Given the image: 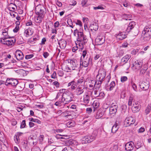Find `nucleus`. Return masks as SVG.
<instances>
[{"label": "nucleus", "mask_w": 151, "mask_h": 151, "mask_svg": "<svg viewBox=\"0 0 151 151\" xmlns=\"http://www.w3.org/2000/svg\"><path fill=\"white\" fill-rule=\"evenodd\" d=\"M62 99L59 100L55 102L54 105L58 106L68 103L72 100V95L69 92H66L63 94Z\"/></svg>", "instance_id": "f257e3e1"}, {"label": "nucleus", "mask_w": 151, "mask_h": 151, "mask_svg": "<svg viewBox=\"0 0 151 151\" xmlns=\"http://www.w3.org/2000/svg\"><path fill=\"white\" fill-rule=\"evenodd\" d=\"M105 76H103L102 75L98 73L96 77V81H91V82L92 83H94V86L98 88H99L102 82L105 79L108 82H109L110 78V77L107 76L105 78Z\"/></svg>", "instance_id": "f03ea898"}, {"label": "nucleus", "mask_w": 151, "mask_h": 151, "mask_svg": "<svg viewBox=\"0 0 151 151\" xmlns=\"http://www.w3.org/2000/svg\"><path fill=\"white\" fill-rule=\"evenodd\" d=\"M77 40L80 43H79V45L81 44V45H85L86 43L88 41V40L86 35H83V30L80 29V32L78 36L77 37Z\"/></svg>", "instance_id": "7ed1b4c3"}, {"label": "nucleus", "mask_w": 151, "mask_h": 151, "mask_svg": "<svg viewBox=\"0 0 151 151\" xmlns=\"http://www.w3.org/2000/svg\"><path fill=\"white\" fill-rule=\"evenodd\" d=\"M142 34L146 40H149L151 36V27L145 26L142 32Z\"/></svg>", "instance_id": "20e7f679"}, {"label": "nucleus", "mask_w": 151, "mask_h": 151, "mask_svg": "<svg viewBox=\"0 0 151 151\" xmlns=\"http://www.w3.org/2000/svg\"><path fill=\"white\" fill-rule=\"evenodd\" d=\"M35 12L38 16L44 17L46 12L45 8L42 5L39 4L37 6L35 9Z\"/></svg>", "instance_id": "39448f33"}, {"label": "nucleus", "mask_w": 151, "mask_h": 151, "mask_svg": "<svg viewBox=\"0 0 151 151\" xmlns=\"http://www.w3.org/2000/svg\"><path fill=\"white\" fill-rule=\"evenodd\" d=\"M68 63L70 64V67L72 70H78L80 67L77 60L76 59L68 60Z\"/></svg>", "instance_id": "423d86ee"}, {"label": "nucleus", "mask_w": 151, "mask_h": 151, "mask_svg": "<svg viewBox=\"0 0 151 151\" xmlns=\"http://www.w3.org/2000/svg\"><path fill=\"white\" fill-rule=\"evenodd\" d=\"M72 144L71 140H65L64 141V144L67 146L64 148L62 151H74L72 148L69 146Z\"/></svg>", "instance_id": "0eeeda50"}, {"label": "nucleus", "mask_w": 151, "mask_h": 151, "mask_svg": "<svg viewBox=\"0 0 151 151\" xmlns=\"http://www.w3.org/2000/svg\"><path fill=\"white\" fill-rule=\"evenodd\" d=\"M97 135V134H96L94 136L93 135L91 136H86L84 137L83 138V143H87L91 142L95 139Z\"/></svg>", "instance_id": "6e6552de"}, {"label": "nucleus", "mask_w": 151, "mask_h": 151, "mask_svg": "<svg viewBox=\"0 0 151 151\" xmlns=\"http://www.w3.org/2000/svg\"><path fill=\"white\" fill-rule=\"evenodd\" d=\"M18 83V81L16 79L13 78H7L5 83V84L6 86L10 85L12 86H16Z\"/></svg>", "instance_id": "1a4fd4ad"}, {"label": "nucleus", "mask_w": 151, "mask_h": 151, "mask_svg": "<svg viewBox=\"0 0 151 151\" xmlns=\"http://www.w3.org/2000/svg\"><path fill=\"white\" fill-rule=\"evenodd\" d=\"M105 38L103 35H99L96 38L95 42L96 45H101L104 43Z\"/></svg>", "instance_id": "9d476101"}, {"label": "nucleus", "mask_w": 151, "mask_h": 151, "mask_svg": "<svg viewBox=\"0 0 151 151\" xmlns=\"http://www.w3.org/2000/svg\"><path fill=\"white\" fill-rule=\"evenodd\" d=\"M135 121L134 118L132 117H129L127 118L124 122V124L126 127H129L132 124H133Z\"/></svg>", "instance_id": "9b49d317"}, {"label": "nucleus", "mask_w": 151, "mask_h": 151, "mask_svg": "<svg viewBox=\"0 0 151 151\" xmlns=\"http://www.w3.org/2000/svg\"><path fill=\"white\" fill-rule=\"evenodd\" d=\"M140 88L144 91H147L150 86L149 81L146 80L145 81L142 82L140 85Z\"/></svg>", "instance_id": "f8f14e48"}, {"label": "nucleus", "mask_w": 151, "mask_h": 151, "mask_svg": "<svg viewBox=\"0 0 151 151\" xmlns=\"http://www.w3.org/2000/svg\"><path fill=\"white\" fill-rule=\"evenodd\" d=\"M134 143L132 141L127 143L125 145V150L127 151H131L134 148Z\"/></svg>", "instance_id": "ddd939ff"}, {"label": "nucleus", "mask_w": 151, "mask_h": 151, "mask_svg": "<svg viewBox=\"0 0 151 151\" xmlns=\"http://www.w3.org/2000/svg\"><path fill=\"white\" fill-rule=\"evenodd\" d=\"M15 55L17 60H22L24 57L23 53L20 50H17L15 52Z\"/></svg>", "instance_id": "4468645a"}, {"label": "nucleus", "mask_w": 151, "mask_h": 151, "mask_svg": "<svg viewBox=\"0 0 151 151\" xmlns=\"http://www.w3.org/2000/svg\"><path fill=\"white\" fill-rule=\"evenodd\" d=\"M84 91L83 86L82 85H79L75 91L76 95L79 96L83 93Z\"/></svg>", "instance_id": "2eb2a0df"}, {"label": "nucleus", "mask_w": 151, "mask_h": 151, "mask_svg": "<svg viewBox=\"0 0 151 151\" xmlns=\"http://www.w3.org/2000/svg\"><path fill=\"white\" fill-rule=\"evenodd\" d=\"M132 68L134 70H139L141 68L142 64L137 60L135 61L133 64Z\"/></svg>", "instance_id": "dca6fc26"}, {"label": "nucleus", "mask_w": 151, "mask_h": 151, "mask_svg": "<svg viewBox=\"0 0 151 151\" xmlns=\"http://www.w3.org/2000/svg\"><path fill=\"white\" fill-rule=\"evenodd\" d=\"M91 95L88 91L83 96V101L86 104H88L90 101V96Z\"/></svg>", "instance_id": "f3484780"}, {"label": "nucleus", "mask_w": 151, "mask_h": 151, "mask_svg": "<svg viewBox=\"0 0 151 151\" xmlns=\"http://www.w3.org/2000/svg\"><path fill=\"white\" fill-rule=\"evenodd\" d=\"M91 61V59L90 57H86L85 59H84L83 62H82V65L84 67H87Z\"/></svg>", "instance_id": "a211bd4d"}, {"label": "nucleus", "mask_w": 151, "mask_h": 151, "mask_svg": "<svg viewBox=\"0 0 151 151\" xmlns=\"http://www.w3.org/2000/svg\"><path fill=\"white\" fill-rule=\"evenodd\" d=\"M58 44L59 45L61 49H64L66 47L67 45V42L64 39L60 40L58 42Z\"/></svg>", "instance_id": "6ab92c4d"}, {"label": "nucleus", "mask_w": 151, "mask_h": 151, "mask_svg": "<svg viewBox=\"0 0 151 151\" xmlns=\"http://www.w3.org/2000/svg\"><path fill=\"white\" fill-rule=\"evenodd\" d=\"M115 36L117 39L119 40H122L126 37V35L124 33L122 32H120L118 34H116Z\"/></svg>", "instance_id": "aec40b11"}, {"label": "nucleus", "mask_w": 151, "mask_h": 151, "mask_svg": "<svg viewBox=\"0 0 151 151\" xmlns=\"http://www.w3.org/2000/svg\"><path fill=\"white\" fill-rule=\"evenodd\" d=\"M135 25V22H132L129 24L126 29V32L128 33L134 27Z\"/></svg>", "instance_id": "412c9836"}, {"label": "nucleus", "mask_w": 151, "mask_h": 151, "mask_svg": "<svg viewBox=\"0 0 151 151\" xmlns=\"http://www.w3.org/2000/svg\"><path fill=\"white\" fill-rule=\"evenodd\" d=\"M118 106L114 105L110 106L109 109V113L110 114H115L117 111Z\"/></svg>", "instance_id": "4be33fe9"}, {"label": "nucleus", "mask_w": 151, "mask_h": 151, "mask_svg": "<svg viewBox=\"0 0 151 151\" xmlns=\"http://www.w3.org/2000/svg\"><path fill=\"white\" fill-rule=\"evenodd\" d=\"M89 27L91 31L94 30L95 31H96L98 29L99 26L97 24L94 23L91 24Z\"/></svg>", "instance_id": "5701e85b"}, {"label": "nucleus", "mask_w": 151, "mask_h": 151, "mask_svg": "<svg viewBox=\"0 0 151 151\" xmlns=\"http://www.w3.org/2000/svg\"><path fill=\"white\" fill-rule=\"evenodd\" d=\"M22 134V133L18 132L14 135V139L16 143L19 144V137L21 135V134Z\"/></svg>", "instance_id": "b1692460"}, {"label": "nucleus", "mask_w": 151, "mask_h": 151, "mask_svg": "<svg viewBox=\"0 0 151 151\" xmlns=\"http://www.w3.org/2000/svg\"><path fill=\"white\" fill-rule=\"evenodd\" d=\"M71 86V88L72 89L74 90L77 86V83L74 81H72L68 83V86Z\"/></svg>", "instance_id": "393cba45"}, {"label": "nucleus", "mask_w": 151, "mask_h": 151, "mask_svg": "<svg viewBox=\"0 0 151 151\" xmlns=\"http://www.w3.org/2000/svg\"><path fill=\"white\" fill-rule=\"evenodd\" d=\"M8 9L11 11L14 12L17 9V7L15 4L11 3L9 4Z\"/></svg>", "instance_id": "a878e982"}, {"label": "nucleus", "mask_w": 151, "mask_h": 151, "mask_svg": "<svg viewBox=\"0 0 151 151\" xmlns=\"http://www.w3.org/2000/svg\"><path fill=\"white\" fill-rule=\"evenodd\" d=\"M131 57V55H127L124 57L121 60L122 62L124 64L127 63L128 60Z\"/></svg>", "instance_id": "bb28decb"}, {"label": "nucleus", "mask_w": 151, "mask_h": 151, "mask_svg": "<svg viewBox=\"0 0 151 151\" xmlns=\"http://www.w3.org/2000/svg\"><path fill=\"white\" fill-rule=\"evenodd\" d=\"M33 32L30 28L27 29L25 30L24 35L26 37H28L29 36L32 35Z\"/></svg>", "instance_id": "cd10ccee"}, {"label": "nucleus", "mask_w": 151, "mask_h": 151, "mask_svg": "<svg viewBox=\"0 0 151 151\" xmlns=\"http://www.w3.org/2000/svg\"><path fill=\"white\" fill-rule=\"evenodd\" d=\"M91 95H92L93 94L95 97H97L99 96V92L97 90L94 89L92 91H88Z\"/></svg>", "instance_id": "c85d7f7f"}, {"label": "nucleus", "mask_w": 151, "mask_h": 151, "mask_svg": "<svg viewBox=\"0 0 151 151\" xmlns=\"http://www.w3.org/2000/svg\"><path fill=\"white\" fill-rule=\"evenodd\" d=\"M119 127L118 125V124L116 122L114 125L113 126L111 132L113 133H115L118 130Z\"/></svg>", "instance_id": "c756f323"}, {"label": "nucleus", "mask_w": 151, "mask_h": 151, "mask_svg": "<svg viewBox=\"0 0 151 151\" xmlns=\"http://www.w3.org/2000/svg\"><path fill=\"white\" fill-rule=\"evenodd\" d=\"M140 109V106H135V105H133L132 108V111L134 113H136L138 112L139 111Z\"/></svg>", "instance_id": "7c9ffc66"}, {"label": "nucleus", "mask_w": 151, "mask_h": 151, "mask_svg": "<svg viewBox=\"0 0 151 151\" xmlns=\"http://www.w3.org/2000/svg\"><path fill=\"white\" fill-rule=\"evenodd\" d=\"M151 111V104H149L146 107L145 111V113L146 115L148 114Z\"/></svg>", "instance_id": "2f4dec72"}, {"label": "nucleus", "mask_w": 151, "mask_h": 151, "mask_svg": "<svg viewBox=\"0 0 151 151\" xmlns=\"http://www.w3.org/2000/svg\"><path fill=\"white\" fill-rule=\"evenodd\" d=\"M98 73L101 74L103 76H106V71L104 69L102 68H100V69L99 70Z\"/></svg>", "instance_id": "473e14b6"}, {"label": "nucleus", "mask_w": 151, "mask_h": 151, "mask_svg": "<svg viewBox=\"0 0 151 151\" xmlns=\"http://www.w3.org/2000/svg\"><path fill=\"white\" fill-rule=\"evenodd\" d=\"M1 42L4 45H7L8 46L12 45V42H10L9 40L8 41H5V40H1Z\"/></svg>", "instance_id": "72a5a7b5"}, {"label": "nucleus", "mask_w": 151, "mask_h": 151, "mask_svg": "<svg viewBox=\"0 0 151 151\" xmlns=\"http://www.w3.org/2000/svg\"><path fill=\"white\" fill-rule=\"evenodd\" d=\"M3 37L1 38V40H5L9 38V36L8 35V32L2 33Z\"/></svg>", "instance_id": "f704fd0d"}, {"label": "nucleus", "mask_w": 151, "mask_h": 151, "mask_svg": "<svg viewBox=\"0 0 151 151\" xmlns=\"http://www.w3.org/2000/svg\"><path fill=\"white\" fill-rule=\"evenodd\" d=\"M62 115L64 116H71V112L69 111H65L62 113Z\"/></svg>", "instance_id": "c9c22d12"}, {"label": "nucleus", "mask_w": 151, "mask_h": 151, "mask_svg": "<svg viewBox=\"0 0 151 151\" xmlns=\"http://www.w3.org/2000/svg\"><path fill=\"white\" fill-rule=\"evenodd\" d=\"M65 137H66V138H64V137H63L62 135H59V134L57 135L56 136V137L57 139H64L63 140H61L62 141H63V142H64V141H65V140H67V139L68 138V136H65Z\"/></svg>", "instance_id": "e433bc0d"}, {"label": "nucleus", "mask_w": 151, "mask_h": 151, "mask_svg": "<svg viewBox=\"0 0 151 151\" xmlns=\"http://www.w3.org/2000/svg\"><path fill=\"white\" fill-rule=\"evenodd\" d=\"M67 125L68 127H72L74 126L75 123L74 121H70L67 123Z\"/></svg>", "instance_id": "4c0bfd02"}, {"label": "nucleus", "mask_w": 151, "mask_h": 151, "mask_svg": "<svg viewBox=\"0 0 151 151\" xmlns=\"http://www.w3.org/2000/svg\"><path fill=\"white\" fill-rule=\"evenodd\" d=\"M93 106L94 108H97L99 106V104L97 101H95L93 103Z\"/></svg>", "instance_id": "58836bf2"}, {"label": "nucleus", "mask_w": 151, "mask_h": 151, "mask_svg": "<svg viewBox=\"0 0 151 151\" xmlns=\"http://www.w3.org/2000/svg\"><path fill=\"white\" fill-rule=\"evenodd\" d=\"M43 17L42 16H38V17H37L35 19L36 22L37 23H40L42 21V19H43Z\"/></svg>", "instance_id": "ea45409f"}, {"label": "nucleus", "mask_w": 151, "mask_h": 151, "mask_svg": "<svg viewBox=\"0 0 151 151\" xmlns=\"http://www.w3.org/2000/svg\"><path fill=\"white\" fill-rule=\"evenodd\" d=\"M133 99V97L132 96H130L129 99L128 104L129 106H131L132 105V102Z\"/></svg>", "instance_id": "a19ab883"}, {"label": "nucleus", "mask_w": 151, "mask_h": 151, "mask_svg": "<svg viewBox=\"0 0 151 151\" xmlns=\"http://www.w3.org/2000/svg\"><path fill=\"white\" fill-rule=\"evenodd\" d=\"M115 86V83L114 81H112L110 83L109 89L110 91H111L113 90V88Z\"/></svg>", "instance_id": "79ce46f5"}, {"label": "nucleus", "mask_w": 151, "mask_h": 151, "mask_svg": "<svg viewBox=\"0 0 151 151\" xmlns=\"http://www.w3.org/2000/svg\"><path fill=\"white\" fill-rule=\"evenodd\" d=\"M103 115V114L101 112H100V111H98L96 115V119H99L101 118L102 116Z\"/></svg>", "instance_id": "37998d69"}, {"label": "nucleus", "mask_w": 151, "mask_h": 151, "mask_svg": "<svg viewBox=\"0 0 151 151\" xmlns=\"http://www.w3.org/2000/svg\"><path fill=\"white\" fill-rule=\"evenodd\" d=\"M30 121L32 122H36L38 124H40L41 123V122L37 119H33L32 118H30L29 119Z\"/></svg>", "instance_id": "c03bdc74"}, {"label": "nucleus", "mask_w": 151, "mask_h": 151, "mask_svg": "<svg viewBox=\"0 0 151 151\" xmlns=\"http://www.w3.org/2000/svg\"><path fill=\"white\" fill-rule=\"evenodd\" d=\"M63 96V94L60 93H59V92L58 93L55 99V100H56L58 99V98L61 97L62 98L61 99H62Z\"/></svg>", "instance_id": "a18cd8bd"}, {"label": "nucleus", "mask_w": 151, "mask_h": 151, "mask_svg": "<svg viewBox=\"0 0 151 151\" xmlns=\"http://www.w3.org/2000/svg\"><path fill=\"white\" fill-rule=\"evenodd\" d=\"M26 121L25 120H23L21 123L20 126L21 128H24L26 126Z\"/></svg>", "instance_id": "49530a36"}, {"label": "nucleus", "mask_w": 151, "mask_h": 151, "mask_svg": "<svg viewBox=\"0 0 151 151\" xmlns=\"http://www.w3.org/2000/svg\"><path fill=\"white\" fill-rule=\"evenodd\" d=\"M71 68L69 67L67 65L65 66V71L67 72H71L72 71Z\"/></svg>", "instance_id": "de8ad7c7"}, {"label": "nucleus", "mask_w": 151, "mask_h": 151, "mask_svg": "<svg viewBox=\"0 0 151 151\" xmlns=\"http://www.w3.org/2000/svg\"><path fill=\"white\" fill-rule=\"evenodd\" d=\"M93 9L95 10H96L98 9H104V6H99L97 7H94Z\"/></svg>", "instance_id": "09e8293b"}, {"label": "nucleus", "mask_w": 151, "mask_h": 151, "mask_svg": "<svg viewBox=\"0 0 151 151\" xmlns=\"http://www.w3.org/2000/svg\"><path fill=\"white\" fill-rule=\"evenodd\" d=\"M33 56L34 55L33 54L26 55L25 57V58L26 59L28 60L32 58Z\"/></svg>", "instance_id": "8fccbe9b"}, {"label": "nucleus", "mask_w": 151, "mask_h": 151, "mask_svg": "<svg viewBox=\"0 0 151 151\" xmlns=\"http://www.w3.org/2000/svg\"><path fill=\"white\" fill-rule=\"evenodd\" d=\"M68 24L69 25V26L72 28H73V27L72 26V25H73V24L71 22V19H68V20L67 21Z\"/></svg>", "instance_id": "3c124183"}, {"label": "nucleus", "mask_w": 151, "mask_h": 151, "mask_svg": "<svg viewBox=\"0 0 151 151\" xmlns=\"http://www.w3.org/2000/svg\"><path fill=\"white\" fill-rule=\"evenodd\" d=\"M127 79V78L126 76H123L121 77V81L122 82H124L126 81Z\"/></svg>", "instance_id": "603ef678"}, {"label": "nucleus", "mask_w": 151, "mask_h": 151, "mask_svg": "<svg viewBox=\"0 0 151 151\" xmlns=\"http://www.w3.org/2000/svg\"><path fill=\"white\" fill-rule=\"evenodd\" d=\"M132 85L133 89L136 91H137V87L136 85L134 83H133L132 84Z\"/></svg>", "instance_id": "864d4df0"}, {"label": "nucleus", "mask_w": 151, "mask_h": 151, "mask_svg": "<svg viewBox=\"0 0 151 151\" xmlns=\"http://www.w3.org/2000/svg\"><path fill=\"white\" fill-rule=\"evenodd\" d=\"M76 24L79 25L80 27L82 26V23L81 21L77 20L76 22Z\"/></svg>", "instance_id": "5fc2aeb1"}, {"label": "nucleus", "mask_w": 151, "mask_h": 151, "mask_svg": "<svg viewBox=\"0 0 151 151\" xmlns=\"http://www.w3.org/2000/svg\"><path fill=\"white\" fill-rule=\"evenodd\" d=\"M19 29V26H16L15 28L13 29V31L14 32H17Z\"/></svg>", "instance_id": "6e6d98bb"}, {"label": "nucleus", "mask_w": 151, "mask_h": 151, "mask_svg": "<svg viewBox=\"0 0 151 151\" xmlns=\"http://www.w3.org/2000/svg\"><path fill=\"white\" fill-rule=\"evenodd\" d=\"M146 71V70L145 69H144L143 68L141 69L140 71V75H143L145 73Z\"/></svg>", "instance_id": "4d7b16f0"}, {"label": "nucleus", "mask_w": 151, "mask_h": 151, "mask_svg": "<svg viewBox=\"0 0 151 151\" xmlns=\"http://www.w3.org/2000/svg\"><path fill=\"white\" fill-rule=\"evenodd\" d=\"M118 149V146L117 145H114L112 147V149L113 151H116Z\"/></svg>", "instance_id": "13d9d810"}, {"label": "nucleus", "mask_w": 151, "mask_h": 151, "mask_svg": "<svg viewBox=\"0 0 151 151\" xmlns=\"http://www.w3.org/2000/svg\"><path fill=\"white\" fill-rule=\"evenodd\" d=\"M10 14L11 16H13L14 17H16V15L15 14H16L17 15H18V14H17L16 12H10Z\"/></svg>", "instance_id": "bf43d9fd"}, {"label": "nucleus", "mask_w": 151, "mask_h": 151, "mask_svg": "<svg viewBox=\"0 0 151 151\" xmlns=\"http://www.w3.org/2000/svg\"><path fill=\"white\" fill-rule=\"evenodd\" d=\"M124 54V51L123 50H121L119 54V57H121L123 56Z\"/></svg>", "instance_id": "052dcab7"}, {"label": "nucleus", "mask_w": 151, "mask_h": 151, "mask_svg": "<svg viewBox=\"0 0 151 151\" xmlns=\"http://www.w3.org/2000/svg\"><path fill=\"white\" fill-rule=\"evenodd\" d=\"M145 131V129L144 127H141L139 129L138 132L139 133H142L144 132Z\"/></svg>", "instance_id": "680f3d73"}, {"label": "nucleus", "mask_w": 151, "mask_h": 151, "mask_svg": "<svg viewBox=\"0 0 151 151\" xmlns=\"http://www.w3.org/2000/svg\"><path fill=\"white\" fill-rule=\"evenodd\" d=\"M80 32H79L78 30L77 29H76L74 30V35L75 36H76V35L78 36V34H79Z\"/></svg>", "instance_id": "e2e57ef3"}, {"label": "nucleus", "mask_w": 151, "mask_h": 151, "mask_svg": "<svg viewBox=\"0 0 151 151\" xmlns=\"http://www.w3.org/2000/svg\"><path fill=\"white\" fill-rule=\"evenodd\" d=\"M56 73L55 71L53 72L52 75L51 76V78H52L55 79L56 77Z\"/></svg>", "instance_id": "0e129e2a"}, {"label": "nucleus", "mask_w": 151, "mask_h": 151, "mask_svg": "<svg viewBox=\"0 0 151 151\" xmlns=\"http://www.w3.org/2000/svg\"><path fill=\"white\" fill-rule=\"evenodd\" d=\"M58 74L60 76H62L63 75V71L62 70L59 71L58 73Z\"/></svg>", "instance_id": "69168bd1"}, {"label": "nucleus", "mask_w": 151, "mask_h": 151, "mask_svg": "<svg viewBox=\"0 0 151 151\" xmlns=\"http://www.w3.org/2000/svg\"><path fill=\"white\" fill-rule=\"evenodd\" d=\"M49 55V53L47 52H45L43 53V55L45 58H46Z\"/></svg>", "instance_id": "338daca9"}, {"label": "nucleus", "mask_w": 151, "mask_h": 151, "mask_svg": "<svg viewBox=\"0 0 151 151\" xmlns=\"http://www.w3.org/2000/svg\"><path fill=\"white\" fill-rule=\"evenodd\" d=\"M34 150L35 151H41V150L39 147H34L32 150Z\"/></svg>", "instance_id": "774afa93"}]
</instances>
